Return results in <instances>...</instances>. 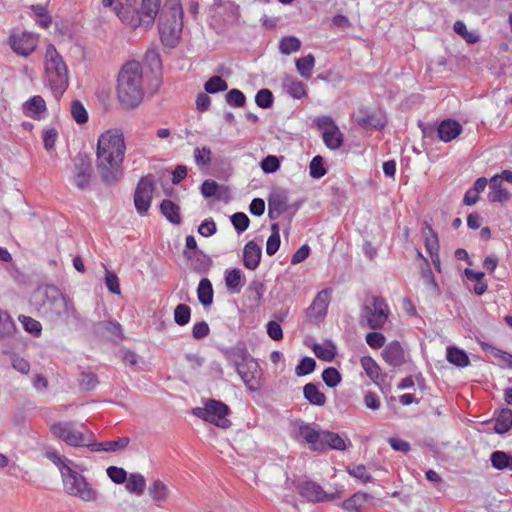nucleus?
Segmentation results:
<instances>
[{"label": "nucleus", "instance_id": "nucleus-31", "mask_svg": "<svg viewBox=\"0 0 512 512\" xmlns=\"http://www.w3.org/2000/svg\"><path fill=\"white\" fill-rule=\"evenodd\" d=\"M161 213L173 224L181 223L180 207L171 200L165 199L160 204Z\"/></svg>", "mask_w": 512, "mask_h": 512}, {"label": "nucleus", "instance_id": "nucleus-50", "mask_svg": "<svg viewBox=\"0 0 512 512\" xmlns=\"http://www.w3.org/2000/svg\"><path fill=\"white\" fill-rule=\"evenodd\" d=\"M19 321L22 323L24 329L28 333L34 336H39L41 334L42 325L39 321L33 319L32 317L24 315L19 316Z\"/></svg>", "mask_w": 512, "mask_h": 512}, {"label": "nucleus", "instance_id": "nucleus-53", "mask_svg": "<svg viewBox=\"0 0 512 512\" xmlns=\"http://www.w3.org/2000/svg\"><path fill=\"white\" fill-rule=\"evenodd\" d=\"M274 97L269 89H261L255 96L256 104L263 109L270 108L273 105Z\"/></svg>", "mask_w": 512, "mask_h": 512}, {"label": "nucleus", "instance_id": "nucleus-29", "mask_svg": "<svg viewBox=\"0 0 512 512\" xmlns=\"http://www.w3.org/2000/svg\"><path fill=\"white\" fill-rule=\"evenodd\" d=\"M421 278L423 279L431 295L435 296L440 294L439 285L434 278L429 261L427 259H424V264L421 266Z\"/></svg>", "mask_w": 512, "mask_h": 512}, {"label": "nucleus", "instance_id": "nucleus-61", "mask_svg": "<svg viewBox=\"0 0 512 512\" xmlns=\"http://www.w3.org/2000/svg\"><path fill=\"white\" fill-rule=\"evenodd\" d=\"M348 473L362 481L363 483L370 482L372 480V476L368 473L366 467L362 464L356 465L352 468H348Z\"/></svg>", "mask_w": 512, "mask_h": 512}, {"label": "nucleus", "instance_id": "nucleus-20", "mask_svg": "<svg viewBox=\"0 0 512 512\" xmlns=\"http://www.w3.org/2000/svg\"><path fill=\"white\" fill-rule=\"evenodd\" d=\"M261 247L253 240L247 242L243 249V265L249 270H255L261 261Z\"/></svg>", "mask_w": 512, "mask_h": 512}, {"label": "nucleus", "instance_id": "nucleus-5", "mask_svg": "<svg viewBox=\"0 0 512 512\" xmlns=\"http://www.w3.org/2000/svg\"><path fill=\"white\" fill-rule=\"evenodd\" d=\"M62 480L65 492L85 502H95L98 494L85 477L72 468H62Z\"/></svg>", "mask_w": 512, "mask_h": 512}, {"label": "nucleus", "instance_id": "nucleus-36", "mask_svg": "<svg viewBox=\"0 0 512 512\" xmlns=\"http://www.w3.org/2000/svg\"><path fill=\"white\" fill-rule=\"evenodd\" d=\"M149 495L154 502L160 505V503L167 500L169 489L161 480H155L149 487Z\"/></svg>", "mask_w": 512, "mask_h": 512}, {"label": "nucleus", "instance_id": "nucleus-47", "mask_svg": "<svg viewBox=\"0 0 512 512\" xmlns=\"http://www.w3.org/2000/svg\"><path fill=\"white\" fill-rule=\"evenodd\" d=\"M227 88V82L220 76H213L204 84L205 91L210 94L225 91Z\"/></svg>", "mask_w": 512, "mask_h": 512}, {"label": "nucleus", "instance_id": "nucleus-54", "mask_svg": "<svg viewBox=\"0 0 512 512\" xmlns=\"http://www.w3.org/2000/svg\"><path fill=\"white\" fill-rule=\"evenodd\" d=\"M130 443V438L127 436H123L118 438L117 440L104 441L105 452H119L123 451L128 447Z\"/></svg>", "mask_w": 512, "mask_h": 512}, {"label": "nucleus", "instance_id": "nucleus-39", "mask_svg": "<svg viewBox=\"0 0 512 512\" xmlns=\"http://www.w3.org/2000/svg\"><path fill=\"white\" fill-rule=\"evenodd\" d=\"M146 487V481L140 473H132L127 479L126 489L130 493L142 495Z\"/></svg>", "mask_w": 512, "mask_h": 512}, {"label": "nucleus", "instance_id": "nucleus-14", "mask_svg": "<svg viewBox=\"0 0 512 512\" xmlns=\"http://www.w3.org/2000/svg\"><path fill=\"white\" fill-rule=\"evenodd\" d=\"M12 50L21 56L30 55L37 47L38 38L31 32L13 33L9 37Z\"/></svg>", "mask_w": 512, "mask_h": 512}, {"label": "nucleus", "instance_id": "nucleus-52", "mask_svg": "<svg viewBox=\"0 0 512 512\" xmlns=\"http://www.w3.org/2000/svg\"><path fill=\"white\" fill-rule=\"evenodd\" d=\"M316 361L312 357H303L295 368L297 376H305L315 370Z\"/></svg>", "mask_w": 512, "mask_h": 512}, {"label": "nucleus", "instance_id": "nucleus-49", "mask_svg": "<svg viewBox=\"0 0 512 512\" xmlns=\"http://www.w3.org/2000/svg\"><path fill=\"white\" fill-rule=\"evenodd\" d=\"M322 379L328 387L334 388L341 382L342 377L336 368L328 367L322 372Z\"/></svg>", "mask_w": 512, "mask_h": 512}, {"label": "nucleus", "instance_id": "nucleus-17", "mask_svg": "<svg viewBox=\"0 0 512 512\" xmlns=\"http://www.w3.org/2000/svg\"><path fill=\"white\" fill-rule=\"evenodd\" d=\"M299 494L309 502H325L333 500L336 495L326 493L323 488L313 481H305L298 486Z\"/></svg>", "mask_w": 512, "mask_h": 512}, {"label": "nucleus", "instance_id": "nucleus-62", "mask_svg": "<svg viewBox=\"0 0 512 512\" xmlns=\"http://www.w3.org/2000/svg\"><path fill=\"white\" fill-rule=\"evenodd\" d=\"M280 167L279 159L274 155L266 156L261 162V168L265 173H274Z\"/></svg>", "mask_w": 512, "mask_h": 512}, {"label": "nucleus", "instance_id": "nucleus-13", "mask_svg": "<svg viewBox=\"0 0 512 512\" xmlns=\"http://www.w3.org/2000/svg\"><path fill=\"white\" fill-rule=\"evenodd\" d=\"M331 292L330 288L321 290L307 308V317L311 322L319 323L325 318L331 300Z\"/></svg>", "mask_w": 512, "mask_h": 512}, {"label": "nucleus", "instance_id": "nucleus-48", "mask_svg": "<svg viewBox=\"0 0 512 512\" xmlns=\"http://www.w3.org/2000/svg\"><path fill=\"white\" fill-rule=\"evenodd\" d=\"M191 318V309L186 304H179L174 309V321L179 326H184L189 323Z\"/></svg>", "mask_w": 512, "mask_h": 512}, {"label": "nucleus", "instance_id": "nucleus-23", "mask_svg": "<svg viewBox=\"0 0 512 512\" xmlns=\"http://www.w3.org/2000/svg\"><path fill=\"white\" fill-rule=\"evenodd\" d=\"M356 122L363 128L372 127L375 129H382L386 124L384 117L380 113H369L365 109L358 110Z\"/></svg>", "mask_w": 512, "mask_h": 512}, {"label": "nucleus", "instance_id": "nucleus-34", "mask_svg": "<svg viewBox=\"0 0 512 512\" xmlns=\"http://www.w3.org/2000/svg\"><path fill=\"white\" fill-rule=\"evenodd\" d=\"M512 427V410L504 408L500 411L494 424V430L498 434L508 432Z\"/></svg>", "mask_w": 512, "mask_h": 512}, {"label": "nucleus", "instance_id": "nucleus-15", "mask_svg": "<svg viewBox=\"0 0 512 512\" xmlns=\"http://www.w3.org/2000/svg\"><path fill=\"white\" fill-rule=\"evenodd\" d=\"M235 370L250 391H256L260 387L259 378L261 371L258 363L253 358Z\"/></svg>", "mask_w": 512, "mask_h": 512}, {"label": "nucleus", "instance_id": "nucleus-19", "mask_svg": "<svg viewBox=\"0 0 512 512\" xmlns=\"http://www.w3.org/2000/svg\"><path fill=\"white\" fill-rule=\"evenodd\" d=\"M298 435L310 444L311 450L324 452L321 442L322 431L315 430L310 424L302 423L298 427Z\"/></svg>", "mask_w": 512, "mask_h": 512}, {"label": "nucleus", "instance_id": "nucleus-6", "mask_svg": "<svg viewBox=\"0 0 512 512\" xmlns=\"http://www.w3.org/2000/svg\"><path fill=\"white\" fill-rule=\"evenodd\" d=\"M192 413L196 417L220 428L225 429L231 426V421L227 419L230 409L225 403L219 400L209 399L205 402L204 407H196L193 409Z\"/></svg>", "mask_w": 512, "mask_h": 512}, {"label": "nucleus", "instance_id": "nucleus-64", "mask_svg": "<svg viewBox=\"0 0 512 512\" xmlns=\"http://www.w3.org/2000/svg\"><path fill=\"white\" fill-rule=\"evenodd\" d=\"M219 184L214 180H205L201 185V193L205 198H210L216 195Z\"/></svg>", "mask_w": 512, "mask_h": 512}, {"label": "nucleus", "instance_id": "nucleus-41", "mask_svg": "<svg viewBox=\"0 0 512 512\" xmlns=\"http://www.w3.org/2000/svg\"><path fill=\"white\" fill-rule=\"evenodd\" d=\"M447 360L458 367H466L470 363L467 354L456 347L447 348Z\"/></svg>", "mask_w": 512, "mask_h": 512}, {"label": "nucleus", "instance_id": "nucleus-2", "mask_svg": "<svg viewBox=\"0 0 512 512\" xmlns=\"http://www.w3.org/2000/svg\"><path fill=\"white\" fill-rule=\"evenodd\" d=\"M158 29L162 43L175 47L183 29V9L178 0L167 1L160 11Z\"/></svg>", "mask_w": 512, "mask_h": 512}, {"label": "nucleus", "instance_id": "nucleus-45", "mask_svg": "<svg viewBox=\"0 0 512 512\" xmlns=\"http://www.w3.org/2000/svg\"><path fill=\"white\" fill-rule=\"evenodd\" d=\"M70 113L73 120L79 124H85L88 121V112L81 101L74 100L71 103Z\"/></svg>", "mask_w": 512, "mask_h": 512}, {"label": "nucleus", "instance_id": "nucleus-58", "mask_svg": "<svg viewBox=\"0 0 512 512\" xmlns=\"http://www.w3.org/2000/svg\"><path fill=\"white\" fill-rule=\"evenodd\" d=\"M108 477L116 484H122L127 480V472L117 466H110L106 470Z\"/></svg>", "mask_w": 512, "mask_h": 512}, {"label": "nucleus", "instance_id": "nucleus-60", "mask_svg": "<svg viewBox=\"0 0 512 512\" xmlns=\"http://www.w3.org/2000/svg\"><path fill=\"white\" fill-rule=\"evenodd\" d=\"M365 340L371 348L379 349L384 346L386 338L382 333L374 330L366 335Z\"/></svg>", "mask_w": 512, "mask_h": 512}, {"label": "nucleus", "instance_id": "nucleus-4", "mask_svg": "<svg viewBox=\"0 0 512 512\" xmlns=\"http://www.w3.org/2000/svg\"><path fill=\"white\" fill-rule=\"evenodd\" d=\"M45 71L48 84L56 96H60L68 87V70L62 57L53 45L46 49Z\"/></svg>", "mask_w": 512, "mask_h": 512}, {"label": "nucleus", "instance_id": "nucleus-16", "mask_svg": "<svg viewBox=\"0 0 512 512\" xmlns=\"http://www.w3.org/2000/svg\"><path fill=\"white\" fill-rule=\"evenodd\" d=\"M91 164L86 156L78 155L74 160L73 184L80 190L86 189L91 180Z\"/></svg>", "mask_w": 512, "mask_h": 512}, {"label": "nucleus", "instance_id": "nucleus-3", "mask_svg": "<svg viewBox=\"0 0 512 512\" xmlns=\"http://www.w3.org/2000/svg\"><path fill=\"white\" fill-rule=\"evenodd\" d=\"M390 314L386 300L381 296H371L365 299L360 309L359 324L372 330L384 327Z\"/></svg>", "mask_w": 512, "mask_h": 512}, {"label": "nucleus", "instance_id": "nucleus-44", "mask_svg": "<svg viewBox=\"0 0 512 512\" xmlns=\"http://www.w3.org/2000/svg\"><path fill=\"white\" fill-rule=\"evenodd\" d=\"M15 330L16 325L12 317L7 312L0 310V337H10Z\"/></svg>", "mask_w": 512, "mask_h": 512}, {"label": "nucleus", "instance_id": "nucleus-63", "mask_svg": "<svg viewBox=\"0 0 512 512\" xmlns=\"http://www.w3.org/2000/svg\"><path fill=\"white\" fill-rule=\"evenodd\" d=\"M11 364L12 367L21 374L27 375L30 371V363L17 354L11 357Z\"/></svg>", "mask_w": 512, "mask_h": 512}, {"label": "nucleus", "instance_id": "nucleus-56", "mask_svg": "<svg viewBox=\"0 0 512 512\" xmlns=\"http://www.w3.org/2000/svg\"><path fill=\"white\" fill-rule=\"evenodd\" d=\"M310 176L315 179H319L326 174V169L323 165V159L321 156H315L310 162L309 166Z\"/></svg>", "mask_w": 512, "mask_h": 512}, {"label": "nucleus", "instance_id": "nucleus-40", "mask_svg": "<svg viewBox=\"0 0 512 512\" xmlns=\"http://www.w3.org/2000/svg\"><path fill=\"white\" fill-rule=\"evenodd\" d=\"M295 64L299 74L302 77L309 79L312 75V71L315 66V58L312 54H308L304 57L297 59Z\"/></svg>", "mask_w": 512, "mask_h": 512}, {"label": "nucleus", "instance_id": "nucleus-9", "mask_svg": "<svg viewBox=\"0 0 512 512\" xmlns=\"http://www.w3.org/2000/svg\"><path fill=\"white\" fill-rule=\"evenodd\" d=\"M50 311L55 319L63 324L80 321V314L75 308L74 302L65 295L61 294L53 300Z\"/></svg>", "mask_w": 512, "mask_h": 512}, {"label": "nucleus", "instance_id": "nucleus-46", "mask_svg": "<svg viewBox=\"0 0 512 512\" xmlns=\"http://www.w3.org/2000/svg\"><path fill=\"white\" fill-rule=\"evenodd\" d=\"M194 160L198 166H207L212 161V151L209 147H196L194 149Z\"/></svg>", "mask_w": 512, "mask_h": 512}, {"label": "nucleus", "instance_id": "nucleus-35", "mask_svg": "<svg viewBox=\"0 0 512 512\" xmlns=\"http://www.w3.org/2000/svg\"><path fill=\"white\" fill-rule=\"evenodd\" d=\"M492 466L497 470H512V454L504 451H494L490 456Z\"/></svg>", "mask_w": 512, "mask_h": 512}, {"label": "nucleus", "instance_id": "nucleus-38", "mask_svg": "<svg viewBox=\"0 0 512 512\" xmlns=\"http://www.w3.org/2000/svg\"><path fill=\"white\" fill-rule=\"evenodd\" d=\"M225 284L228 290L234 293L240 292L242 287V272L238 268L231 269L225 274Z\"/></svg>", "mask_w": 512, "mask_h": 512}, {"label": "nucleus", "instance_id": "nucleus-24", "mask_svg": "<svg viewBox=\"0 0 512 512\" xmlns=\"http://www.w3.org/2000/svg\"><path fill=\"white\" fill-rule=\"evenodd\" d=\"M226 358L231 365L240 367L252 357L249 355L244 343H237L225 352Z\"/></svg>", "mask_w": 512, "mask_h": 512}, {"label": "nucleus", "instance_id": "nucleus-43", "mask_svg": "<svg viewBox=\"0 0 512 512\" xmlns=\"http://www.w3.org/2000/svg\"><path fill=\"white\" fill-rule=\"evenodd\" d=\"M300 48L301 41L295 36H285L279 42V50L284 55H290L293 52H297Z\"/></svg>", "mask_w": 512, "mask_h": 512}, {"label": "nucleus", "instance_id": "nucleus-12", "mask_svg": "<svg viewBox=\"0 0 512 512\" xmlns=\"http://www.w3.org/2000/svg\"><path fill=\"white\" fill-rule=\"evenodd\" d=\"M52 434L65 441L66 444L75 447L85 445V436L74 428L71 422H58L51 426Z\"/></svg>", "mask_w": 512, "mask_h": 512}, {"label": "nucleus", "instance_id": "nucleus-26", "mask_svg": "<svg viewBox=\"0 0 512 512\" xmlns=\"http://www.w3.org/2000/svg\"><path fill=\"white\" fill-rule=\"evenodd\" d=\"M321 442L324 451L329 449L344 451L346 449V441L337 433L331 431H322Z\"/></svg>", "mask_w": 512, "mask_h": 512}, {"label": "nucleus", "instance_id": "nucleus-28", "mask_svg": "<svg viewBox=\"0 0 512 512\" xmlns=\"http://www.w3.org/2000/svg\"><path fill=\"white\" fill-rule=\"evenodd\" d=\"M304 398L312 405L324 406L326 396L322 393L314 383H307L303 387Z\"/></svg>", "mask_w": 512, "mask_h": 512}, {"label": "nucleus", "instance_id": "nucleus-42", "mask_svg": "<svg viewBox=\"0 0 512 512\" xmlns=\"http://www.w3.org/2000/svg\"><path fill=\"white\" fill-rule=\"evenodd\" d=\"M360 363L364 371L366 372L367 376L374 382L377 381V379L380 376V367L376 363V361L370 357V356H363L360 359Z\"/></svg>", "mask_w": 512, "mask_h": 512}, {"label": "nucleus", "instance_id": "nucleus-37", "mask_svg": "<svg viewBox=\"0 0 512 512\" xmlns=\"http://www.w3.org/2000/svg\"><path fill=\"white\" fill-rule=\"evenodd\" d=\"M283 85L287 93L295 99L306 96V87L301 81L287 77L284 79Z\"/></svg>", "mask_w": 512, "mask_h": 512}, {"label": "nucleus", "instance_id": "nucleus-27", "mask_svg": "<svg viewBox=\"0 0 512 512\" xmlns=\"http://www.w3.org/2000/svg\"><path fill=\"white\" fill-rule=\"evenodd\" d=\"M370 498L365 492H356L342 503V507L349 512H360Z\"/></svg>", "mask_w": 512, "mask_h": 512}, {"label": "nucleus", "instance_id": "nucleus-33", "mask_svg": "<svg viewBox=\"0 0 512 512\" xmlns=\"http://www.w3.org/2000/svg\"><path fill=\"white\" fill-rule=\"evenodd\" d=\"M424 244L429 255L439 252V241L436 232L432 229L428 222H424Z\"/></svg>", "mask_w": 512, "mask_h": 512}, {"label": "nucleus", "instance_id": "nucleus-25", "mask_svg": "<svg viewBox=\"0 0 512 512\" xmlns=\"http://www.w3.org/2000/svg\"><path fill=\"white\" fill-rule=\"evenodd\" d=\"M462 131L461 125L451 119L444 120L438 126L439 138L444 142H449L455 139Z\"/></svg>", "mask_w": 512, "mask_h": 512}, {"label": "nucleus", "instance_id": "nucleus-11", "mask_svg": "<svg viewBox=\"0 0 512 512\" xmlns=\"http://www.w3.org/2000/svg\"><path fill=\"white\" fill-rule=\"evenodd\" d=\"M160 4L161 0H142L140 8L136 11V16L131 19V26L144 29L152 27L160 11Z\"/></svg>", "mask_w": 512, "mask_h": 512}, {"label": "nucleus", "instance_id": "nucleus-7", "mask_svg": "<svg viewBox=\"0 0 512 512\" xmlns=\"http://www.w3.org/2000/svg\"><path fill=\"white\" fill-rule=\"evenodd\" d=\"M125 151L124 135L119 129H109L99 136L96 155L124 159Z\"/></svg>", "mask_w": 512, "mask_h": 512}, {"label": "nucleus", "instance_id": "nucleus-22", "mask_svg": "<svg viewBox=\"0 0 512 512\" xmlns=\"http://www.w3.org/2000/svg\"><path fill=\"white\" fill-rule=\"evenodd\" d=\"M46 110L45 100L40 95L33 96L23 104L24 114L35 120L42 119Z\"/></svg>", "mask_w": 512, "mask_h": 512}, {"label": "nucleus", "instance_id": "nucleus-32", "mask_svg": "<svg viewBox=\"0 0 512 512\" xmlns=\"http://www.w3.org/2000/svg\"><path fill=\"white\" fill-rule=\"evenodd\" d=\"M213 287L208 278L200 280L197 288V297L203 306H210L213 303Z\"/></svg>", "mask_w": 512, "mask_h": 512}, {"label": "nucleus", "instance_id": "nucleus-51", "mask_svg": "<svg viewBox=\"0 0 512 512\" xmlns=\"http://www.w3.org/2000/svg\"><path fill=\"white\" fill-rule=\"evenodd\" d=\"M482 348L484 351L489 352L493 357L501 359L503 362L507 364V366L512 369V355L502 351L490 344L483 343Z\"/></svg>", "mask_w": 512, "mask_h": 512}, {"label": "nucleus", "instance_id": "nucleus-30", "mask_svg": "<svg viewBox=\"0 0 512 512\" xmlns=\"http://www.w3.org/2000/svg\"><path fill=\"white\" fill-rule=\"evenodd\" d=\"M322 137L325 145L331 150H336L343 144V134L337 126L325 129Z\"/></svg>", "mask_w": 512, "mask_h": 512}, {"label": "nucleus", "instance_id": "nucleus-10", "mask_svg": "<svg viewBox=\"0 0 512 512\" xmlns=\"http://www.w3.org/2000/svg\"><path fill=\"white\" fill-rule=\"evenodd\" d=\"M154 184V176L148 174L142 177L136 186L134 204L137 212L141 215H145L151 206Z\"/></svg>", "mask_w": 512, "mask_h": 512}, {"label": "nucleus", "instance_id": "nucleus-18", "mask_svg": "<svg viewBox=\"0 0 512 512\" xmlns=\"http://www.w3.org/2000/svg\"><path fill=\"white\" fill-rule=\"evenodd\" d=\"M288 208V192L286 190L277 189L270 194L268 198V216L270 219H278Z\"/></svg>", "mask_w": 512, "mask_h": 512}, {"label": "nucleus", "instance_id": "nucleus-55", "mask_svg": "<svg viewBox=\"0 0 512 512\" xmlns=\"http://www.w3.org/2000/svg\"><path fill=\"white\" fill-rule=\"evenodd\" d=\"M231 223L238 233H242L249 227L250 220L243 212H236L231 216Z\"/></svg>", "mask_w": 512, "mask_h": 512}, {"label": "nucleus", "instance_id": "nucleus-21", "mask_svg": "<svg viewBox=\"0 0 512 512\" xmlns=\"http://www.w3.org/2000/svg\"><path fill=\"white\" fill-rule=\"evenodd\" d=\"M383 359L392 367H399L405 362V353L399 342H390L382 351Z\"/></svg>", "mask_w": 512, "mask_h": 512}, {"label": "nucleus", "instance_id": "nucleus-57", "mask_svg": "<svg viewBox=\"0 0 512 512\" xmlns=\"http://www.w3.org/2000/svg\"><path fill=\"white\" fill-rule=\"evenodd\" d=\"M226 102L234 107H243L246 103V97L242 91L231 89L225 96Z\"/></svg>", "mask_w": 512, "mask_h": 512}, {"label": "nucleus", "instance_id": "nucleus-1", "mask_svg": "<svg viewBox=\"0 0 512 512\" xmlns=\"http://www.w3.org/2000/svg\"><path fill=\"white\" fill-rule=\"evenodd\" d=\"M144 97L143 69L138 61H129L117 79V98L126 109L137 107Z\"/></svg>", "mask_w": 512, "mask_h": 512}, {"label": "nucleus", "instance_id": "nucleus-59", "mask_svg": "<svg viewBox=\"0 0 512 512\" xmlns=\"http://www.w3.org/2000/svg\"><path fill=\"white\" fill-rule=\"evenodd\" d=\"M105 284L107 289L116 295H120L121 289L119 284L118 276L112 271H106L105 273Z\"/></svg>", "mask_w": 512, "mask_h": 512}, {"label": "nucleus", "instance_id": "nucleus-8", "mask_svg": "<svg viewBox=\"0 0 512 512\" xmlns=\"http://www.w3.org/2000/svg\"><path fill=\"white\" fill-rule=\"evenodd\" d=\"M123 158L96 155L97 172L106 185H114L123 177Z\"/></svg>", "mask_w": 512, "mask_h": 512}]
</instances>
